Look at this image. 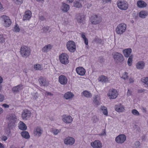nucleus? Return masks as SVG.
Masks as SVG:
<instances>
[{"label": "nucleus", "instance_id": "bb28decb", "mask_svg": "<svg viewBox=\"0 0 148 148\" xmlns=\"http://www.w3.org/2000/svg\"><path fill=\"white\" fill-rule=\"evenodd\" d=\"M73 96V94L72 92H68L64 94V96L66 99H68L72 98Z\"/></svg>", "mask_w": 148, "mask_h": 148}, {"label": "nucleus", "instance_id": "4c0bfd02", "mask_svg": "<svg viewBox=\"0 0 148 148\" xmlns=\"http://www.w3.org/2000/svg\"><path fill=\"white\" fill-rule=\"evenodd\" d=\"M76 19L78 23H81L84 20L83 16H82L80 15H79L76 17Z\"/></svg>", "mask_w": 148, "mask_h": 148}, {"label": "nucleus", "instance_id": "6e6d98bb", "mask_svg": "<svg viewBox=\"0 0 148 148\" xmlns=\"http://www.w3.org/2000/svg\"><path fill=\"white\" fill-rule=\"evenodd\" d=\"M2 106L4 107L5 108H8L9 107V105L6 104L4 103L2 105Z\"/></svg>", "mask_w": 148, "mask_h": 148}, {"label": "nucleus", "instance_id": "6ab92c4d", "mask_svg": "<svg viewBox=\"0 0 148 148\" xmlns=\"http://www.w3.org/2000/svg\"><path fill=\"white\" fill-rule=\"evenodd\" d=\"M23 88V85L21 84H19L17 86L14 87L12 89V91L13 92L18 93L20 90Z\"/></svg>", "mask_w": 148, "mask_h": 148}, {"label": "nucleus", "instance_id": "f257e3e1", "mask_svg": "<svg viewBox=\"0 0 148 148\" xmlns=\"http://www.w3.org/2000/svg\"><path fill=\"white\" fill-rule=\"evenodd\" d=\"M7 120L8 121V128L10 129L12 126H14L16 120V117L14 114H9L6 117Z\"/></svg>", "mask_w": 148, "mask_h": 148}, {"label": "nucleus", "instance_id": "9b49d317", "mask_svg": "<svg viewBox=\"0 0 148 148\" xmlns=\"http://www.w3.org/2000/svg\"><path fill=\"white\" fill-rule=\"evenodd\" d=\"M126 138V136L125 135L120 134L116 138L115 140L118 143L122 144L125 141Z\"/></svg>", "mask_w": 148, "mask_h": 148}, {"label": "nucleus", "instance_id": "5701e85b", "mask_svg": "<svg viewBox=\"0 0 148 148\" xmlns=\"http://www.w3.org/2000/svg\"><path fill=\"white\" fill-rule=\"evenodd\" d=\"M31 14L32 13L29 10L28 11H26L23 16V20L25 21V20H29L31 16Z\"/></svg>", "mask_w": 148, "mask_h": 148}, {"label": "nucleus", "instance_id": "13d9d810", "mask_svg": "<svg viewBox=\"0 0 148 148\" xmlns=\"http://www.w3.org/2000/svg\"><path fill=\"white\" fill-rule=\"evenodd\" d=\"M132 92L129 89H128V91L127 92V95L128 96H130L131 95Z\"/></svg>", "mask_w": 148, "mask_h": 148}, {"label": "nucleus", "instance_id": "774afa93", "mask_svg": "<svg viewBox=\"0 0 148 148\" xmlns=\"http://www.w3.org/2000/svg\"><path fill=\"white\" fill-rule=\"evenodd\" d=\"M3 9L2 5L0 3V11L2 10Z\"/></svg>", "mask_w": 148, "mask_h": 148}, {"label": "nucleus", "instance_id": "dca6fc26", "mask_svg": "<svg viewBox=\"0 0 148 148\" xmlns=\"http://www.w3.org/2000/svg\"><path fill=\"white\" fill-rule=\"evenodd\" d=\"M59 82L62 85H65L67 82V79L66 77L64 75H62L59 77Z\"/></svg>", "mask_w": 148, "mask_h": 148}, {"label": "nucleus", "instance_id": "aec40b11", "mask_svg": "<svg viewBox=\"0 0 148 148\" xmlns=\"http://www.w3.org/2000/svg\"><path fill=\"white\" fill-rule=\"evenodd\" d=\"M76 71L77 73L81 75H84L86 72L84 69L81 67L77 68L76 69Z\"/></svg>", "mask_w": 148, "mask_h": 148}, {"label": "nucleus", "instance_id": "0e129e2a", "mask_svg": "<svg viewBox=\"0 0 148 148\" xmlns=\"http://www.w3.org/2000/svg\"><path fill=\"white\" fill-rule=\"evenodd\" d=\"M7 139V138L6 136H5L3 137L2 139L4 141H5Z\"/></svg>", "mask_w": 148, "mask_h": 148}, {"label": "nucleus", "instance_id": "4be33fe9", "mask_svg": "<svg viewBox=\"0 0 148 148\" xmlns=\"http://www.w3.org/2000/svg\"><path fill=\"white\" fill-rule=\"evenodd\" d=\"M69 5L64 3H63L61 7V10L64 12H67L69 10Z\"/></svg>", "mask_w": 148, "mask_h": 148}, {"label": "nucleus", "instance_id": "ea45409f", "mask_svg": "<svg viewBox=\"0 0 148 148\" xmlns=\"http://www.w3.org/2000/svg\"><path fill=\"white\" fill-rule=\"evenodd\" d=\"M5 38L4 35L3 34H0V43H2L5 41Z\"/></svg>", "mask_w": 148, "mask_h": 148}, {"label": "nucleus", "instance_id": "79ce46f5", "mask_svg": "<svg viewBox=\"0 0 148 148\" xmlns=\"http://www.w3.org/2000/svg\"><path fill=\"white\" fill-rule=\"evenodd\" d=\"M132 112L134 115L136 116H139L140 115L139 112L136 109L132 110Z\"/></svg>", "mask_w": 148, "mask_h": 148}, {"label": "nucleus", "instance_id": "ddd939ff", "mask_svg": "<svg viewBox=\"0 0 148 148\" xmlns=\"http://www.w3.org/2000/svg\"><path fill=\"white\" fill-rule=\"evenodd\" d=\"M38 81L41 86H47L49 82L45 78L41 77L38 79Z\"/></svg>", "mask_w": 148, "mask_h": 148}, {"label": "nucleus", "instance_id": "7ed1b4c3", "mask_svg": "<svg viewBox=\"0 0 148 148\" xmlns=\"http://www.w3.org/2000/svg\"><path fill=\"white\" fill-rule=\"evenodd\" d=\"M112 55L116 63L122 62L124 60L123 56L120 53L115 52L113 53Z\"/></svg>", "mask_w": 148, "mask_h": 148}, {"label": "nucleus", "instance_id": "cd10ccee", "mask_svg": "<svg viewBox=\"0 0 148 148\" xmlns=\"http://www.w3.org/2000/svg\"><path fill=\"white\" fill-rule=\"evenodd\" d=\"M52 46L50 45H47L44 47L42 49V51L44 52H46L51 50Z\"/></svg>", "mask_w": 148, "mask_h": 148}, {"label": "nucleus", "instance_id": "39448f33", "mask_svg": "<svg viewBox=\"0 0 148 148\" xmlns=\"http://www.w3.org/2000/svg\"><path fill=\"white\" fill-rule=\"evenodd\" d=\"M117 4L118 8L121 10H126L128 7V3L125 1H118Z\"/></svg>", "mask_w": 148, "mask_h": 148}, {"label": "nucleus", "instance_id": "c85d7f7f", "mask_svg": "<svg viewBox=\"0 0 148 148\" xmlns=\"http://www.w3.org/2000/svg\"><path fill=\"white\" fill-rule=\"evenodd\" d=\"M18 126L19 128L21 130H25L27 129L26 125L23 122L20 121Z\"/></svg>", "mask_w": 148, "mask_h": 148}, {"label": "nucleus", "instance_id": "864d4df0", "mask_svg": "<svg viewBox=\"0 0 148 148\" xmlns=\"http://www.w3.org/2000/svg\"><path fill=\"white\" fill-rule=\"evenodd\" d=\"M100 136H104L106 135L105 129L103 130V132L99 134Z\"/></svg>", "mask_w": 148, "mask_h": 148}, {"label": "nucleus", "instance_id": "72a5a7b5", "mask_svg": "<svg viewBox=\"0 0 148 148\" xmlns=\"http://www.w3.org/2000/svg\"><path fill=\"white\" fill-rule=\"evenodd\" d=\"M74 6L77 8H80L82 7V5L78 1H75L74 2Z\"/></svg>", "mask_w": 148, "mask_h": 148}, {"label": "nucleus", "instance_id": "58836bf2", "mask_svg": "<svg viewBox=\"0 0 148 148\" xmlns=\"http://www.w3.org/2000/svg\"><path fill=\"white\" fill-rule=\"evenodd\" d=\"M133 58V55H131L129 57L127 60V64L129 66H130L132 65V59Z\"/></svg>", "mask_w": 148, "mask_h": 148}, {"label": "nucleus", "instance_id": "3c124183", "mask_svg": "<svg viewBox=\"0 0 148 148\" xmlns=\"http://www.w3.org/2000/svg\"><path fill=\"white\" fill-rule=\"evenodd\" d=\"M14 2L17 4H19L22 3L23 0H14Z\"/></svg>", "mask_w": 148, "mask_h": 148}, {"label": "nucleus", "instance_id": "680f3d73", "mask_svg": "<svg viewBox=\"0 0 148 148\" xmlns=\"http://www.w3.org/2000/svg\"><path fill=\"white\" fill-rule=\"evenodd\" d=\"M145 90L144 89H139L138 90V92L140 93L143 92Z\"/></svg>", "mask_w": 148, "mask_h": 148}, {"label": "nucleus", "instance_id": "e2e57ef3", "mask_svg": "<svg viewBox=\"0 0 148 148\" xmlns=\"http://www.w3.org/2000/svg\"><path fill=\"white\" fill-rule=\"evenodd\" d=\"M141 139L143 140H146L145 136V135L141 137Z\"/></svg>", "mask_w": 148, "mask_h": 148}, {"label": "nucleus", "instance_id": "1a4fd4ad", "mask_svg": "<svg viewBox=\"0 0 148 148\" xmlns=\"http://www.w3.org/2000/svg\"><path fill=\"white\" fill-rule=\"evenodd\" d=\"M60 62L63 64H66L69 63L68 57L66 53H63L59 56Z\"/></svg>", "mask_w": 148, "mask_h": 148}, {"label": "nucleus", "instance_id": "7c9ffc66", "mask_svg": "<svg viewBox=\"0 0 148 148\" xmlns=\"http://www.w3.org/2000/svg\"><path fill=\"white\" fill-rule=\"evenodd\" d=\"M121 104L116 105L115 106V110L118 112H121L124 110V108L121 106Z\"/></svg>", "mask_w": 148, "mask_h": 148}, {"label": "nucleus", "instance_id": "b1692460", "mask_svg": "<svg viewBox=\"0 0 148 148\" xmlns=\"http://www.w3.org/2000/svg\"><path fill=\"white\" fill-rule=\"evenodd\" d=\"M137 5L139 8H142L146 7L147 4L143 1L140 0L137 2Z\"/></svg>", "mask_w": 148, "mask_h": 148}, {"label": "nucleus", "instance_id": "c03bdc74", "mask_svg": "<svg viewBox=\"0 0 148 148\" xmlns=\"http://www.w3.org/2000/svg\"><path fill=\"white\" fill-rule=\"evenodd\" d=\"M41 66L39 64L35 65L34 66V69L36 70H40L41 69Z\"/></svg>", "mask_w": 148, "mask_h": 148}, {"label": "nucleus", "instance_id": "e433bc0d", "mask_svg": "<svg viewBox=\"0 0 148 148\" xmlns=\"http://www.w3.org/2000/svg\"><path fill=\"white\" fill-rule=\"evenodd\" d=\"M101 109L103 111V114L105 115H107L108 114V111L106 108L103 106H101Z\"/></svg>", "mask_w": 148, "mask_h": 148}, {"label": "nucleus", "instance_id": "412c9836", "mask_svg": "<svg viewBox=\"0 0 148 148\" xmlns=\"http://www.w3.org/2000/svg\"><path fill=\"white\" fill-rule=\"evenodd\" d=\"M132 51V49L130 48H128L124 50L123 51V53L125 57L127 58L129 57Z\"/></svg>", "mask_w": 148, "mask_h": 148}, {"label": "nucleus", "instance_id": "20e7f679", "mask_svg": "<svg viewBox=\"0 0 148 148\" xmlns=\"http://www.w3.org/2000/svg\"><path fill=\"white\" fill-rule=\"evenodd\" d=\"M126 27L125 24L124 23L120 24L117 26L115 31L118 34H122L125 31Z\"/></svg>", "mask_w": 148, "mask_h": 148}, {"label": "nucleus", "instance_id": "9d476101", "mask_svg": "<svg viewBox=\"0 0 148 148\" xmlns=\"http://www.w3.org/2000/svg\"><path fill=\"white\" fill-rule=\"evenodd\" d=\"M118 95V93L116 89H110L107 94L108 96L110 99H113L116 98Z\"/></svg>", "mask_w": 148, "mask_h": 148}, {"label": "nucleus", "instance_id": "a19ab883", "mask_svg": "<svg viewBox=\"0 0 148 148\" xmlns=\"http://www.w3.org/2000/svg\"><path fill=\"white\" fill-rule=\"evenodd\" d=\"M61 131V130H58L56 129H53L51 132L55 135H57L58 133L60 132Z\"/></svg>", "mask_w": 148, "mask_h": 148}, {"label": "nucleus", "instance_id": "c756f323", "mask_svg": "<svg viewBox=\"0 0 148 148\" xmlns=\"http://www.w3.org/2000/svg\"><path fill=\"white\" fill-rule=\"evenodd\" d=\"M148 12L146 11H142L139 13L140 17L142 18H145L148 15Z\"/></svg>", "mask_w": 148, "mask_h": 148}, {"label": "nucleus", "instance_id": "c9c22d12", "mask_svg": "<svg viewBox=\"0 0 148 148\" xmlns=\"http://www.w3.org/2000/svg\"><path fill=\"white\" fill-rule=\"evenodd\" d=\"M99 80L101 82H105L108 80V78L106 76L102 75L99 77Z\"/></svg>", "mask_w": 148, "mask_h": 148}, {"label": "nucleus", "instance_id": "0eeeda50", "mask_svg": "<svg viewBox=\"0 0 148 148\" xmlns=\"http://www.w3.org/2000/svg\"><path fill=\"white\" fill-rule=\"evenodd\" d=\"M66 46L68 50L71 52H73L76 50L75 43L73 41H69L67 43Z\"/></svg>", "mask_w": 148, "mask_h": 148}, {"label": "nucleus", "instance_id": "4468645a", "mask_svg": "<svg viewBox=\"0 0 148 148\" xmlns=\"http://www.w3.org/2000/svg\"><path fill=\"white\" fill-rule=\"evenodd\" d=\"M62 120L64 122L66 123H71L73 121L72 118L71 116L66 115L62 116Z\"/></svg>", "mask_w": 148, "mask_h": 148}, {"label": "nucleus", "instance_id": "052dcab7", "mask_svg": "<svg viewBox=\"0 0 148 148\" xmlns=\"http://www.w3.org/2000/svg\"><path fill=\"white\" fill-rule=\"evenodd\" d=\"M39 18L42 21H44L45 20V18L44 17L42 16H40Z\"/></svg>", "mask_w": 148, "mask_h": 148}, {"label": "nucleus", "instance_id": "f704fd0d", "mask_svg": "<svg viewBox=\"0 0 148 148\" xmlns=\"http://www.w3.org/2000/svg\"><path fill=\"white\" fill-rule=\"evenodd\" d=\"M99 96L97 95H95V97H94V100H93V102L95 104L98 105L100 104V103L99 101L97 99L98 98Z\"/></svg>", "mask_w": 148, "mask_h": 148}, {"label": "nucleus", "instance_id": "a211bd4d", "mask_svg": "<svg viewBox=\"0 0 148 148\" xmlns=\"http://www.w3.org/2000/svg\"><path fill=\"white\" fill-rule=\"evenodd\" d=\"M74 139L71 137L66 138L64 141V143L65 144L71 145H73L74 143Z\"/></svg>", "mask_w": 148, "mask_h": 148}, {"label": "nucleus", "instance_id": "393cba45", "mask_svg": "<svg viewBox=\"0 0 148 148\" xmlns=\"http://www.w3.org/2000/svg\"><path fill=\"white\" fill-rule=\"evenodd\" d=\"M82 95L87 98H91L92 97V94L89 91L87 90H84L82 93Z\"/></svg>", "mask_w": 148, "mask_h": 148}, {"label": "nucleus", "instance_id": "4d7b16f0", "mask_svg": "<svg viewBox=\"0 0 148 148\" xmlns=\"http://www.w3.org/2000/svg\"><path fill=\"white\" fill-rule=\"evenodd\" d=\"M110 1L111 0H102V2L103 4H105L106 3L110 2Z\"/></svg>", "mask_w": 148, "mask_h": 148}, {"label": "nucleus", "instance_id": "09e8293b", "mask_svg": "<svg viewBox=\"0 0 148 148\" xmlns=\"http://www.w3.org/2000/svg\"><path fill=\"white\" fill-rule=\"evenodd\" d=\"M99 61L101 63H103L104 61V60L102 57H100L99 58Z\"/></svg>", "mask_w": 148, "mask_h": 148}, {"label": "nucleus", "instance_id": "6e6552de", "mask_svg": "<svg viewBox=\"0 0 148 148\" xmlns=\"http://www.w3.org/2000/svg\"><path fill=\"white\" fill-rule=\"evenodd\" d=\"M1 18L2 19L3 23L5 26L8 27L11 25V21L8 16L3 15L1 17Z\"/></svg>", "mask_w": 148, "mask_h": 148}, {"label": "nucleus", "instance_id": "a878e982", "mask_svg": "<svg viewBox=\"0 0 148 148\" xmlns=\"http://www.w3.org/2000/svg\"><path fill=\"white\" fill-rule=\"evenodd\" d=\"M145 66V63L143 61H140L138 62L136 64L137 68L138 69H143Z\"/></svg>", "mask_w": 148, "mask_h": 148}, {"label": "nucleus", "instance_id": "37998d69", "mask_svg": "<svg viewBox=\"0 0 148 148\" xmlns=\"http://www.w3.org/2000/svg\"><path fill=\"white\" fill-rule=\"evenodd\" d=\"M92 121L94 123H96L98 121L99 119L97 117V116H94L92 117Z\"/></svg>", "mask_w": 148, "mask_h": 148}, {"label": "nucleus", "instance_id": "603ef678", "mask_svg": "<svg viewBox=\"0 0 148 148\" xmlns=\"http://www.w3.org/2000/svg\"><path fill=\"white\" fill-rule=\"evenodd\" d=\"M49 27H44L43 29V32L45 33H47L49 30Z\"/></svg>", "mask_w": 148, "mask_h": 148}, {"label": "nucleus", "instance_id": "f03ea898", "mask_svg": "<svg viewBox=\"0 0 148 148\" xmlns=\"http://www.w3.org/2000/svg\"><path fill=\"white\" fill-rule=\"evenodd\" d=\"M20 52L23 57L26 58L30 55L31 50L29 48L25 46L21 47Z\"/></svg>", "mask_w": 148, "mask_h": 148}, {"label": "nucleus", "instance_id": "f3484780", "mask_svg": "<svg viewBox=\"0 0 148 148\" xmlns=\"http://www.w3.org/2000/svg\"><path fill=\"white\" fill-rule=\"evenodd\" d=\"M42 129L39 127H37L34 129V134L35 136H40L42 133Z\"/></svg>", "mask_w": 148, "mask_h": 148}, {"label": "nucleus", "instance_id": "423d86ee", "mask_svg": "<svg viewBox=\"0 0 148 148\" xmlns=\"http://www.w3.org/2000/svg\"><path fill=\"white\" fill-rule=\"evenodd\" d=\"M101 21V17L96 15L91 16L90 18V21L93 25L99 24Z\"/></svg>", "mask_w": 148, "mask_h": 148}, {"label": "nucleus", "instance_id": "5fc2aeb1", "mask_svg": "<svg viewBox=\"0 0 148 148\" xmlns=\"http://www.w3.org/2000/svg\"><path fill=\"white\" fill-rule=\"evenodd\" d=\"M4 96L0 94V101H2L4 100Z\"/></svg>", "mask_w": 148, "mask_h": 148}, {"label": "nucleus", "instance_id": "bf43d9fd", "mask_svg": "<svg viewBox=\"0 0 148 148\" xmlns=\"http://www.w3.org/2000/svg\"><path fill=\"white\" fill-rule=\"evenodd\" d=\"M85 43L86 45H88V40L87 38H86L84 39Z\"/></svg>", "mask_w": 148, "mask_h": 148}, {"label": "nucleus", "instance_id": "a18cd8bd", "mask_svg": "<svg viewBox=\"0 0 148 148\" xmlns=\"http://www.w3.org/2000/svg\"><path fill=\"white\" fill-rule=\"evenodd\" d=\"M14 30L16 32H18L20 31V29L19 27L17 26V24H16L15 26L14 27Z\"/></svg>", "mask_w": 148, "mask_h": 148}, {"label": "nucleus", "instance_id": "2eb2a0df", "mask_svg": "<svg viewBox=\"0 0 148 148\" xmlns=\"http://www.w3.org/2000/svg\"><path fill=\"white\" fill-rule=\"evenodd\" d=\"M91 145L94 148H101L102 147V144L99 140H95L91 143Z\"/></svg>", "mask_w": 148, "mask_h": 148}, {"label": "nucleus", "instance_id": "8fccbe9b", "mask_svg": "<svg viewBox=\"0 0 148 148\" xmlns=\"http://www.w3.org/2000/svg\"><path fill=\"white\" fill-rule=\"evenodd\" d=\"M32 96L34 99H36L38 97V94L37 92H34L32 93Z\"/></svg>", "mask_w": 148, "mask_h": 148}, {"label": "nucleus", "instance_id": "49530a36", "mask_svg": "<svg viewBox=\"0 0 148 148\" xmlns=\"http://www.w3.org/2000/svg\"><path fill=\"white\" fill-rule=\"evenodd\" d=\"M135 147L136 148L139 147L140 146V142L138 141H136L134 144Z\"/></svg>", "mask_w": 148, "mask_h": 148}, {"label": "nucleus", "instance_id": "69168bd1", "mask_svg": "<svg viewBox=\"0 0 148 148\" xmlns=\"http://www.w3.org/2000/svg\"><path fill=\"white\" fill-rule=\"evenodd\" d=\"M129 80V82H130V83H132L134 82L133 79L132 78H130Z\"/></svg>", "mask_w": 148, "mask_h": 148}, {"label": "nucleus", "instance_id": "de8ad7c7", "mask_svg": "<svg viewBox=\"0 0 148 148\" xmlns=\"http://www.w3.org/2000/svg\"><path fill=\"white\" fill-rule=\"evenodd\" d=\"M127 75L128 73L127 72H125L124 74L123 75L122 78L124 79V80L127 79L128 77V76Z\"/></svg>", "mask_w": 148, "mask_h": 148}, {"label": "nucleus", "instance_id": "f8f14e48", "mask_svg": "<svg viewBox=\"0 0 148 148\" xmlns=\"http://www.w3.org/2000/svg\"><path fill=\"white\" fill-rule=\"evenodd\" d=\"M30 111L27 109L24 110L22 114V117L24 120H27L31 116Z\"/></svg>", "mask_w": 148, "mask_h": 148}, {"label": "nucleus", "instance_id": "473e14b6", "mask_svg": "<svg viewBox=\"0 0 148 148\" xmlns=\"http://www.w3.org/2000/svg\"><path fill=\"white\" fill-rule=\"evenodd\" d=\"M141 81L142 82L145 83V84L146 85V86L147 87H148V77H143L141 79Z\"/></svg>", "mask_w": 148, "mask_h": 148}, {"label": "nucleus", "instance_id": "338daca9", "mask_svg": "<svg viewBox=\"0 0 148 148\" xmlns=\"http://www.w3.org/2000/svg\"><path fill=\"white\" fill-rule=\"evenodd\" d=\"M81 37L83 38L84 39L86 38V37H85V35L83 34H81Z\"/></svg>", "mask_w": 148, "mask_h": 148}, {"label": "nucleus", "instance_id": "2f4dec72", "mask_svg": "<svg viewBox=\"0 0 148 148\" xmlns=\"http://www.w3.org/2000/svg\"><path fill=\"white\" fill-rule=\"evenodd\" d=\"M21 134L22 136L25 139H28L30 138L29 133L27 131H23L21 132Z\"/></svg>", "mask_w": 148, "mask_h": 148}]
</instances>
